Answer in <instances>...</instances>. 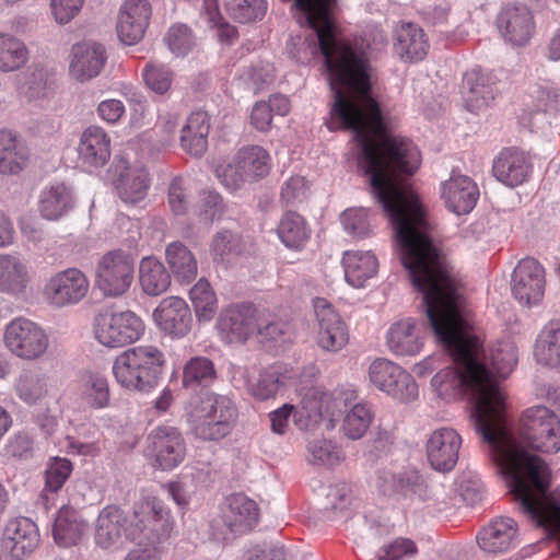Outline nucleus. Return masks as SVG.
I'll return each instance as SVG.
<instances>
[{
  "label": "nucleus",
  "mask_w": 560,
  "mask_h": 560,
  "mask_svg": "<svg viewBox=\"0 0 560 560\" xmlns=\"http://www.w3.org/2000/svg\"><path fill=\"white\" fill-rule=\"evenodd\" d=\"M417 552L416 544L407 538H397L383 546L376 555L377 560H400Z\"/></svg>",
  "instance_id": "obj_61"
},
{
  "label": "nucleus",
  "mask_w": 560,
  "mask_h": 560,
  "mask_svg": "<svg viewBox=\"0 0 560 560\" xmlns=\"http://www.w3.org/2000/svg\"><path fill=\"white\" fill-rule=\"evenodd\" d=\"M231 16L240 23L261 20L267 12L266 0H233L229 4Z\"/></svg>",
  "instance_id": "obj_55"
},
{
  "label": "nucleus",
  "mask_w": 560,
  "mask_h": 560,
  "mask_svg": "<svg viewBox=\"0 0 560 560\" xmlns=\"http://www.w3.org/2000/svg\"><path fill=\"white\" fill-rule=\"evenodd\" d=\"M394 48L402 60L419 61L427 56L429 43L422 28L407 23L397 28Z\"/></svg>",
  "instance_id": "obj_33"
},
{
  "label": "nucleus",
  "mask_w": 560,
  "mask_h": 560,
  "mask_svg": "<svg viewBox=\"0 0 560 560\" xmlns=\"http://www.w3.org/2000/svg\"><path fill=\"white\" fill-rule=\"evenodd\" d=\"M84 0H51L50 7L59 24L69 23L82 9Z\"/></svg>",
  "instance_id": "obj_63"
},
{
  "label": "nucleus",
  "mask_w": 560,
  "mask_h": 560,
  "mask_svg": "<svg viewBox=\"0 0 560 560\" xmlns=\"http://www.w3.org/2000/svg\"><path fill=\"white\" fill-rule=\"evenodd\" d=\"M166 261L177 281L190 283L198 273V264L194 254L182 242H173L165 250Z\"/></svg>",
  "instance_id": "obj_39"
},
{
  "label": "nucleus",
  "mask_w": 560,
  "mask_h": 560,
  "mask_svg": "<svg viewBox=\"0 0 560 560\" xmlns=\"http://www.w3.org/2000/svg\"><path fill=\"white\" fill-rule=\"evenodd\" d=\"M537 107L544 112H556L560 105V93L550 83L539 85L535 91Z\"/></svg>",
  "instance_id": "obj_64"
},
{
  "label": "nucleus",
  "mask_w": 560,
  "mask_h": 560,
  "mask_svg": "<svg viewBox=\"0 0 560 560\" xmlns=\"http://www.w3.org/2000/svg\"><path fill=\"white\" fill-rule=\"evenodd\" d=\"M270 171L269 153L259 145L240 149L225 166L217 170L222 185L228 189H240L245 183L266 176Z\"/></svg>",
  "instance_id": "obj_8"
},
{
  "label": "nucleus",
  "mask_w": 560,
  "mask_h": 560,
  "mask_svg": "<svg viewBox=\"0 0 560 560\" xmlns=\"http://www.w3.org/2000/svg\"><path fill=\"white\" fill-rule=\"evenodd\" d=\"M477 541L486 552H505L518 542L517 524L510 517L497 518L479 532Z\"/></svg>",
  "instance_id": "obj_29"
},
{
  "label": "nucleus",
  "mask_w": 560,
  "mask_h": 560,
  "mask_svg": "<svg viewBox=\"0 0 560 560\" xmlns=\"http://www.w3.org/2000/svg\"><path fill=\"white\" fill-rule=\"evenodd\" d=\"M3 341L13 355L25 361L43 358L49 348L45 329L25 317L14 318L5 326Z\"/></svg>",
  "instance_id": "obj_9"
},
{
  "label": "nucleus",
  "mask_w": 560,
  "mask_h": 560,
  "mask_svg": "<svg viewBox=\"0 0 560 560\" xmlns=\"http://www.w3.org/2000/svg\"><path fill=\"white\" fill-rule=\"evenodd\" d=\"M307 460L317 466L332 467L338 465L341 459L339 447L330 440H315L307 445Z\"/></svg>",
  "instance_id": "obj_51"
},
{
  "label": "nucleus",
  "mask_w": 560,
  "mask_h": 560,
  "mask_svg": "<svg viewBox=\"0 0 560 560\" xmlns=\"http://www.w3.org/2000/svg\"><path fill=\"white\" fill-rule=\"evenodd\" d=\"M144 326L140 317L130 311L100 312L94 318V336L108 348L124 347L137 341Z\"/></svg>",
  "instance_id": "obj_10"
},
{
  "label": "nucleus",
  "mask_w": 560,
  "mask_h": 560,
  "mask_svg": "<svg viewBox=\"0 0 560 560\" xmlns=\"http://www.w3.org/2000/svg\"><path fill=\"white\" fill-rule=\"evenodd\" d=\"M410 273L416 287L424 293L423 304L432 334L453 359V366L433 376L434 392L447 401L467 397L472 402L470 418L476 432L483 442L497 445L498 436H502L503 400L479 361L477 343L465 330L458 282L448 264Z\"/></svg>",
  "instance_id": "obj_2"
},
{
  "label": "nucleus",
  "mask_w": 560,
  "mask_h": 560,
  "mask_svg": "<svg viewBox=\"0 0 560 560\" xmlns=\"http://www.w3.org/2000/svg\"><path fill=\"white\" fill-rule=\"evenodd\" d=\"M39 541L37 528L27 518L12 520L4 529L2 537V552L11 560H22L30 556Z\"/></svg>",
  "instance_id": "obj_24"
},
{
  "label": "nucleus",
  "mask_w": 560,
  "mask_h": 560,
  "mask_svg": "<svg viewBox=\"0 0 560 560\" xmlns=\"http://www.w3.org/2000/svg\"><path fill=\"white\" fill-rule=\"evenodd\" d=\"M149 448L159 467L171 470L185 458L186 444L180 432L173 427H159L149 438Z\"/></svg>",
  "instance_id": "obj_20"
},
{
  "label": "nucleus",
  "mask_w": 560,
  "mask_h": 560,
  "mask_svg": "<svg viewBox=\"0 0 560 560\" xmlns=\"http://www.w3.org/2000/svg\"><path fill=\"white\" fill-rule=\"evenodd\" d=\"M340 220L346 232L355 238H365L372 233L369 211L364 208L347 209L341 213Z\"/></svg>",
  "instance_id": "obj_53"
},
{
  "label": "nucleus",
  "mask_w": 560,
  "mask_h": 560,
  "mask_svg": "<svg viewBox=\"0 0 560 560\" xmlns=\"http://www.w3.org/2000/svg\"><path fill=\"white\" fill-rule=\"evenodd\" d=\"M313 307L318 323V346L325 351H340L349 341L346 323L324 298H315L313 300Z\"/></svg>",
  "instance_id": "obj_17"
},
{
  "label": "nucleus",
  "mask_w": 560,
  "mask_h": 560,
  "mask_svg": "<svg viewBox=\"0 0 560 560\" xmlns=\"http://www.w3.org/2000/svg\"><path fill=\"white\" fill-rule=\"evenodd\" d=\"M28 51L19 38L0 33V70L4 72L15 71L27 61Z\"/></svg>",
  "instance_id": "obj_47"
},
{
  "label": "nucleus",
  "mask_w": 560,
  "mask_h": 560,
  "mask_svg": "<svg viewBox=\"0 0 560 560\" xmlns=\"http://www.w3.org/2000/svg\"><path fill=\"white\" fill-rule=\"evenodd\" d=\"M241 237L228 230L219 231L211 242V255L214 260L223 261L229 255L240 250Z\"/></svg>",
  "instance_id": "obj_60"
},
{
  "label": "nucleus",
  "mask_w": 560,
  "mask_h": 560,
  "mask_svg": "<svg viewBox=\"0 0 560 560\" xmlns=\"http://www.w3.org/2000/svg\"><path fill=\"white\" fill-rule=\"evenodd\" d=\"M237 420V409L225 395L209 393L191 405L187 421L191 432L202 441H220L228 436Z\"/></svg>",
  "instance_id": "obj_6"
},
{
  "label": "nucleus",
  "mask_w": 560,
  "mask_h": 560,
  "mask_svg": "<svg viewBox=\"0 0 560 560\" xmlns=\"http://www.w3.org/2000/svg\"><path fill=\"white\" fill-rule=\"evenodd\" d=\"M27 160L26 150L19 144L15 136L7 130L0 131V173L13 175L20 173Z\"/></svg>",
  "instance_id": "obj_43"
},
{
  "label": "nucleus",
  "mask_w": 560,
  "mask_h": 560,
  "mask_svg": "<svg viewBox=\"0 0 560 560\" xmlns=\"http://www.w3.org/2000/svg\"><path fill=\"white\" fill-rule=\"evenodd\" d=\"M405 269L408 271L411 283L415 289L424 295L423 291L420 290L413 283L410 270L402 264ZM421 305L423 310L425 306L423 304V299L421 300ZM427 314V311H424ZM429 328L428 317L425 316V324L419 323L417 319L412 317H405L394 322L386 334V345L390 352L398 357H413L421 352L424 345V329Z\"/></svg>",
  "instance_id": "obj_12"
},
{
  "label": "nucleus",
  "mask_w": 560,
  "mask_h": 560,
  "mask_svg": "<svg viewBox=\"0 0 560 560\" xmlns=\"http://www.w3.org/2000/svg\"><path fill=\"white\" fill-rule=\"evenodd\" d=\"M143 79L151 91L163 95L172 85L173 72L162 63L150 62L143 69Z\"/></svg>",
  "instance_id": "obj_57"
},
{
  "label": "nucleus",
  "mask_w": 560,
  "mask_h": 560,
  "mask_svg": "<svg viewBox=\"0 0 560 560\" xmlns=\"http://www.w3.org/2000/svg\"><path fill=\"white\" fill-rule=\"evenodd\" d=\"M324 59L334 98L327 127L352 131L358 165L393 224L401 264L413 273L448 264L430 235L418 196L404 179L420 167V151L412 141L389 130L387 118L371 94L365 51L346 42Z\"/></svg>",
  "instance_id": "obj_1"
},
{
  "label": "nucleus",
  "mask_w": 560,
  "mask_h": 560,
  "mask_svg": "<svg viewBox=\"0 0 560 560\" xmlns=\"http://www.w3.org/2000/svg\"><path fill=\"white\" fill-rule=\"evenodd\" d=\"M463 95L466 107L471 113H479L493 100V89L488 84V77L481 69H471L465 73Z\"/></svg>",
  "instance_id": "obj_35"
},
{
  "label": "nucleus",
  "mask_w": 560,
  "mask_h": 560,
  "mask_svg": "<svg viewBox=\"0 0 560 560\" xmlns=\"http://www.w3.org/2000/svg\"><path fill=\"white\" fill-rule=\"evenodd\" d=\"M78 152L83 164L104 166L110 158V139L102 128L91 126L83 131Z\"/></svg>",
  "instance_id": "obj_32"
},
{
  "label": "nucleus",
  "mask_w": 560,
  "mask_h": 560,
  "mask_svg": "<svg viewBox=\"0 0 560 560\" xmlns=\"http://www.w3.org/2000/svg\"><path fill=\"white\" fill-rule=\"evenodd\" d=\"M90 289L88 277L78 268L56 272L45 283L44 296L56 307L74 305L82 301Z\"/></svg>",
  "instance_id": "obj_14"
},
{
  "label": "nucleus",
  "mask_w": 560,
  "mask_h": 560,
  "mask_svg": "<svg viewBox=\"0 0 560 560\" xmlns=\"http://www.w3.org/2000/svg\"><path fill=\"white\" fill-rule=\"evenodd\" d=\"M15 392L25 404H36L48 393V377L38 369L24 370L16 380Z\"/></svg>",
  "instance_id": "obj_44"
},
{
  "label": "nucleus",
  "mask_w": 560,
  "mask_h": 560,
  "mask_svg": "<svg viewBox=\"0 0 560 560\" xmlns=\"http://www.w3.org/2000/svg\"><path fill=\"white\" fill-rule=\"evenodd\" d=\"M259 521L257 503L243 493H234L225 499L214 527L222 535H242L250 532Z\"/></svg>",
  "instance_id": "obj_13"
},
{
  "label": "nucleus",
  "mask_w": 560,
  "mask_h": 560,
  "mask_svg": "<svg viewBox=\"0 0 560 560\" xmlns=\"http://www.w3.org/2000/svg\"><path fill=\"white\" fill-rule=\"evenodd\" d=\"M533 172L529 153L517 148H503L492 162V175L506 187L514 188L527 182Z\"/></svg>",
  "instance_id": "obj_19"
},
{
  "label": "nucleus",
  "mask_w": 560,
  "mask_h": 560,
  "mask_svg": "<svg viewBox=\"0 0 560 560\" xmlns=\"http://www.w3.org/2000/svg\"><path fill=\"white\" fill-rule=\"evenodd\" d=\"M72 471V464L67 458L56 457L45 470V487L43 498L48 499V493H56L65 485Z\"/></svg>",
  "instance_id": "obj_52"
},
{
  "label": "nucleus",
  "mask_w": 560,
  "mask_h": 560,
  "mask_svg": "<svg viewBox=\"0 0 560 560\" xmlns=\"http://www.w3.org/2000/svg\"><path fill=\"white\" fill-rule=\"evenodd\" d=\"M151 16L148 0H126L118 15L117 34L126 45H135L142 39Z\"/></svg>",
  "instance_id": "obj_23"
},
{
  "label": "nucleus",
  "mask_w": 560,
  "mask_h": 560,
  "mask_svg": "<svg viewBox=\"0 0 560 560\" xmlns=\"http://www.w3.org/2000/svg\"><path fill=\"white\" fill-rule=\"evenodd\" d=\"M393 444V433L388 430L378 428L368 446L365 455L370 460L381 458L392 451Z\"/></svg>",
  "instance_id": "obj_62"
},
{
  "label": "nucleus",
  "mask_w": 560,
  "mask_h": 560,
  "mask_svg": "<svg viewBox=\"0 0 560 560\" xmlns=\"http://www.w3.org/2000/svg\"><path fill=\"white\" fill-rule=\"evenodd\" d=\"M545 269L534 258L522 259L512 275V293L524 305L539 303L545 293Z\"/></svg>",
  "instance_id": "obj_18"
},
{
  "label": "nucleus",
  "mask_w": 560,
  "mask_h": 560,
  "mask_svg": "<svg viewBox=\"0 0 560 560\" xmlns=\"http://www.w3.org/2000/svg\"><path fill=\"white\" fill-rule=\"evenodd\" d=\"M82 394L86 404L94 409L109 406L110 390L105 375L98 372H86L82 377Z\"/></svg>",
  "instance_id": "obj_46"
},
{
  "label": "nucleus",
  "mask_w": 560,
  "mask_h": 560,
  "mask_svg": "<svg viewBox=\"0 0 560 560\" xmlns=\"http://www.w3.org/2000/svg\"><path fill=\"white\" fill-rule=\"evenodd\" d=\"M276 232L283 245L294 250L302 249L311 236V229L304 217L292 210L282 214Z\"/></svg>",
  "instance_id": "obj_37"
},
{
  "label": "nucleus",
  "mask_w": 560,
  "mask_h": 560,
  "mask_svg": "<svg viewBox=\"0 0 560 560\" xmlns=\"http://www.w3.org/2000/svg\"><path fill=\"white\" fill-rule=\"evenodd\" d=\"M537 362L557 368L560 364V323L550 322L538 335L534 348Z\"/></svg>",
  "instance_id": "obj_42"
},
{
  "label": "nucleus",
  "mask_w": 560,
  "mask_h": 560,
  "mask_svg": "<svg viewBox=\"0 0 560 560\" xmlns=\"http://www.w3.org/2000/svg\"><path fill=\"white\" fill-rule=\"evenodd\" d=\"M153 318L163 331L174 337H184L191 329L190 310L178 296L163 299L153 312Z\"/></svg>",
  "instance_id": "obj_27"
},
{
  "label": "nucleus",
  "mask_w": 560,
  "mask_h": 560,
  "mask_svg": "<svg viewBox=\"0 0 560 560\" xmlns=\"http://www.w3.org/2000/svg\"><path fill=\"white\" fill-rule=\"evenodd\" d=\"M32 281L27 264L18 255L0 254V293L24 294Z\"/></svg>",
  "instance_id": "obj_30"
},
{
  "label": "nucleus",
  "mask_w": 560,
  "mask_h": 560,
  "mask_svg": "<svg viewBox=\"0 0 560 560\" xmlns=\"http://www.w3.org/2000/svg\"><path fill=\"white\" fill-rule=\"evenodd\" d=\"M135 259L120 248L104 253L95 265V287L104 296L118 298L131 287Z\"/></svg>",
  "instance_id": "obj_7"
},
{
  "label": "nucleus",
  "mask_w": 560,
  "mask_h": 560,
  "mask_svg": "<svg viewBox=\"0 0 560 560\" xmlns=\"http://www.w3.org/2000/svg\"><path fill=\"white\" fill-rule=\"evenodd\" d=\"M174 522L164 502L153 495L138 501L127 516L116 505L105 506L96 520L95 544L105 550H115L124 537L137 546L160 545L173 532Z\"/></svg>",
  "instance_id": "obj_4"
},
{
  "label": "nucleus",
  "mask_w": 560,
  "mask_h": 560,
  "mask_svg": "<svg viewBox=\"0 0 560 560\" xmlns=\"http://www.w3.org/2000/svg\"><path fill=\"white\" fill-rule=\"evenodd\" d=\"M463 324L465 326V330L469 338L476 342L478 348V357L479 361L482 362V365L487 370L488 374H490L491 382L494 384L495 388L502 396V409L506 405V396L502 388L499 385L500 378L508 377L513 371L514 366L517 362V351L513 343L506 341L501 342L497 348L491 350L490 357H488L483 350L482 343L480 339L474 332L472 326L467 319L465 313L463 312Z\"/></svg>",
  "instance_id": "obj_16"
},
{
  "label": "nucleus",
  "mask_w": 560,
  "mask_h": 560,
  "mask_svg": "<svg viewBox=\"0 0 560 560\" xmlns=\"http://www.w3.org/2000/svg\"><path fill=\"white\" fill-rule=\"evenodd\" d=\"M139 281L145 294L158 296L168 289L171 275L160 260L144 257L139 266Z\"/></svg>",
  "instance_id": "obj_41"
},
{
  "label": "nucleus",
  "mask_w": 560,
  "mask_h": 560,
  "mask_svg": "<svg viewBox=\"0 0 560 560\" xmlns=\"http://www.w3.org/2000/svg\"><path fill=\"white\" fill-rule=\"evenodd\" d=\"M224 212L223 199L217 191L206 190L200 194L197 205V215L205 224H212Z\"/></svg>",
  "instance_id": "obj_56"
},
{
  "label": "nucleus",
  "mask_w": 560,
  "mask_h": 560,
  "mask_svg": "<svg viewBox=\"0 0 560 560\" xmlns=\"http://www.w3.org/2000/svg\"><path fill=\"white\" fill-rule=\"evenodd\" d=\"M284 386V375L281 368L271 365L261 371L256 383L249 386V392L258 400L275 398Z\"/></svg>",
  "instance_id": "obj_48"
},
{
  "label": "nucleus",
  "mask_w": 560,
  "mask_h": 560,
  "mask_svg": "<svg viewBox=\"0 0 560 560\" xmlns=\"http://www.w3.org/2000/svg\"><path fill=\"white\" fill-rule=\"evenodd\" d=\"M164 364V353L158 347L137 346L116 357L113 374L126 390L149 393L158 386Z\"/></svg>",
  "instance_id": "obj_5"
},
{
  "label": "nucleus",
  "mask_w": 560,
  "mask_h": 560,
  "mask_svg": "<svg viewBox=\"0 0 560 560\" xmlns=\"http://www.w3.org/2000/svg\"><path fill=\"white\" fill-rule=\"evenodd\" d=\"M74 206L71 190L65 184L45 188L38 199V211L45 220L57 221L68 214Z\"/></svg>",
  "instance_id": "obj_34"
},
{
  "label": "nucleus",
  "mask_w": 560,
  "mask_h": 560,
  "mask_svg": "<svg viewBox=\"0 0 560 560\" xmlns=\"http://www.w3.org/2000/svg\"><path fill=\"white\" fill-rule=\"evenodd\" d=\"M210 117L207 112H192L180 129V145L194 156H201L208 148Z\"/></svg>",
  "instance_id": "obj_31"
},
{
  "label": "nucleus",
  "mask_w": 560,
  "mask_h": 560,
  "mask_svg": "<svg viewBox=\"0 0 560 560\" xmlns=\"http://www.w3.org/2000/svg\"><path fill=\"white\" fill-rule=\"evenodd\" d=\"M462 445L460 435L452 428H440L434 430L425 445L427 458L438 471H450L458 460V453Z\"/></svg>",
  "instance_id": "obj_22"
},
{
  "label": "nucleus",
  "mask_w": 560,
  "mask_h": 560,
  "mask_svg": "<svg viewBox=\"0 0 560 560\" xmlns=\"http://www.w3.org/2000/svg\"><path fill=\"white\" fill-rule=\"evenodd\" d=\"M369 378L377 389L399 401L409 402L418 397L412 375L388 359H375L370 364Z\"/></svg>",
  "instance_id": "obj_11"
},
{
  "label": "nucleus",
  "mask_w": 560,
  "mask_h": 560,
  "mask_svg": "<svg viewBox=\"0 0 560 560\" xmlns=\"http://www.w3.org/2000/svg\"><path fill=\"white\" fill-rule=\"evenodd\" d=\"M217 378L213 362L206 357L191 358L184 366L183 386L196 389L210 386Z\"/></svg>",
  "instance_id": "obj_45"
},
{
  "label": "nucleus",
  "mask_w": 560,
  "mask_h": 560,
  "mask_svg": "<svg viewBox=\"0 0 560 560\" xmlns=\"http://www.w3.org/2000/svg\"><path fill=\"white\" fill-rule=\"evenodd\" d=\"M86 528L85 523L73 509L62 508L59 510L54 526V539L60 547L75 545Z\"/></svg>",
  "instance_id": "obj_40"
},
{
  "label": "nucleus",
  "mask_w": 560,
  "mask_h": 560,
  "mask_svg": "<svg viewBox=\"0 0 560 560\" xmlns=\"http://www.w3.org/2000/svg\"><path fill=\"white\" fill-rule=\"evenodd\" d=\"M217 327L224 341L244 343L257 328L255 308L247 304L231 306L220 314Z\"/></svg>",
  "instance_id": "obj_21"
},
{
  "label": "nucleus",
  "mask_w": 560,
  "mask_h": 560,
  "mask_svg": "<svg viewBox=\"0 0 560 560\" xmlns=\"http://www.w3.org/2000/svg\"><path fill=\"white\" fill-rule=\"evenodd\" d=\"M495 24L502 39L516 47L527 45L536 30L534 13L524 3H508L502 7Z\"/></svg>",
  "instance_id": "obj_15"
},
{
  "label": "nucleus",
  "mask_w": 560,
  "mask_h": 560,
  "mask_svg": "<svg viewBox=\"0 0 560 560\" xmlns=\"http://www.w3.org/2000/svg\"><path fill=\"white\" fill-rule=\"evenodd\" d=\"M196 316L199 320H210L217 311V298L206 279H200L189 291Z\"/></svg>",
  "instance_id": "obj_50"
},
{
  "label": "nucleus",
  "mask_w": 560,
  "mask_h": 560,
  "mask_svg": "<svg viewBox=\"0 0 560 560\" xmlns=\"http://www.w3.org/2000/svg\"><path fill=\"white\" fill-rule=\"evenodd\" d=\"M376 489L384 495H418L427 499L428 487L417 470L408 469L395 472L387 468L377 471Z\"/></svg>",
  "instance_id": "obj_26"
},
{
  "label": "nucleus",
  "mask_w": 560,
  "mask_h": 560,
  "mask_svg": "<svg viewBox=\"0 0 560 560\" xmlns=\"http://www.w3.org/2000/svg\"><path fill=\"white\" fill-rule=\"evenodd\" d=\"M374 413L370 405L365 402L355 404L345 416L342 430L351 440L361 439L372 423Z\"/></svg>",
  "instance_id": "obj_49"
},
{
  "label": "nucleus",
  "mask_w": 560,
  "mask_h": 560,
  "mask_svg": "<svg viewBox=\"0 0 560 560\" xmlns=\"http://www.w3.org/2000/svg\"><path fill=\"white\" fill-rule=\"evenodd\" d=\"M342 264L347 282L361 288L377 271V259L371 252L348 250L343 254Z\"/></svg>",
  "instance_id": "obj_36"
},
{
  "label": "nucleus",
  "mask_w": 560,
  "mask_h": 560,
  "mask_svg": "<svg viewBox=\"0 0 560 560\" xmlns=\"http://www.w3.org/2000/svg\"><path fill=\"white\" fill-rule=\"evenodd\" d=\"M71 55L70 73L81 82L97 77L107 60L104 46L94 42L75 44L72 47Z\"/></svg>",
  "instance_id": "obj_28"
},
{
  "label": "nucleus",
  "mask_w": 560,
  "mask_h": 560,
  "mask_svg": "<svg viewBox=\"0 0 560 560\" xmlns=\"http://www.w3.org/2000/svg\"><path fill=\"white\" fill-rule=\"evenodd\" d=\"M441 198L450 211L457 215L467 214L477 203L479 189L470 177L452 174L441 184Z\"/></svg>",
  "instance_id": "obj_25"
},
{
  "label": "nucleus",
  "mask_w": 560,
  "mask_h": 560,
  "mask_svg": "<svg viewBox=\"0 0 560 560\" xmlns=\"http://www.w3.org/2000/svg\"><path fill=\"white\" fill-rule=\"evenodd\" d=\"M497 445L487 443L499 471L504 477L511 500L547 538L560 537V486L549 492L550 469L529 450L557 453L560 450V419L545 406H534L523 412L516 438L506 422V406L501 412Z\"/></svg>",
  "instance_id": "obj_3"
},
{
  "label": "nucleus",
  "mask_w": 560,
  "mask_h": 560,
  "mask_svg": "<svg viewBox=\"0 0 560 560\" xmlns=\"http://www.w3.org/2000/svg\"><path fill=\"white\" fill-rule=\"evenodd\" d=\"M170 50L176 56L187 55L195 45V39L190 28L184 24L173 25L165 38Z\"/></svg>",
  "instance_id": "obj_58"
},
{
  "label": "nucleus",
  "mask_w": 560,
  "mask_h": 560,
  "mask_svg": "<svg viewBox=\"0 0 560 560\" xmlns=\"http://www.w3.org/2000/svg\"><path fill=\"white\" fill-rule=\"evenodd\" d=\"M310 194V185L304 176L292 175L287 178L280 188V202L285 206H299Z\"/></svg>",
  "instance_id": "obj_54"
},
{
  "label": "nucleus",
  "mask_w": 560,
  "mask_h": 560,
  "mask_svg": "<svg viewBox=\"0 0 560 560\" xmlns=\"http://www.w3.org/2000/svg\"><path fill=\"white\" fill-rule=\"evenodd\" d=\"M120 199L126 203H137L144 199L149 188V174L143 167H124L116 183Z\"/></svg>",
  "instance_id": "obj_38"
},
{
  "label": "nucleus",
  "mask_w": 560,
  "mask_h": 560,
  "mask_svg": "<svg viewBox=\"0 0 560 560\" xmlns=\"http://www.w3.org/2000/svg\"><path fill=\"white\" fill-rule=\"evenodd\" d=\"M168 203L172 211L177 214H185L190 205L189 182L184 177H175L168 187Z\"/></svg>",
  "instance_id": "obj_59"
}]
</instances>
